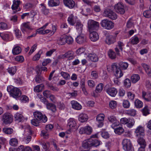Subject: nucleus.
Masks as SVG:
<instances>
[{
  "mask_svg": "<svg viewBox=\"0 0 151 151\" xmlns=\"http://www.w3.org/2000/svg\"><path fill=\"white\" fill-rule=\"evenodd\" d=\"M110 67V65H108L107 66V69L109 72H111L113 71L116 78H120L123 76V73H122L120 70H118L119 68L116 63H113L112 64L111 68Z\"/></svg>",
  "mask_w": 151,
  "mask_h": 151,
  "instance_id": "1",
  "label": "nucleus"
},
{
  "mask_svg": "<svg viewBox=\"0 0 151 151\" xmlns=\"http://www.w3.org/2000/svg\"><path fill=\"white\" fill-rule=\"evenodd\" d=\"M8 92L11 96L14 98H17L20 97L21 92L19 89L14 87L12 86H9L7 87Z\"/></svg>",
  "mask_w": 151,
  "mask_h": 151,
  "instance_id": "2",
  "label": "nucleus"
},
{
  "mask_svg": "<svg viewBox=\"0 0 151 151\" xmlns=\"http://www.w3.org/2000/svg\"><path fill=\"white\" fill-rule=\"evenodd\" d=\"M122 144L123 149L126 151H134L132 147V143L129 139H123Z\"/></svg>",
  "mask_w": 151,
  "mask_h": 151,
  "instance_id": "3",
  "label": "nucleus"
},
{
  "mask_svg": "<svg viewBox=\"0 0 151 151\" xmlns=\"http://www.w3.org/2000/svg\"><path fill=\"white\" fill-rule=\"evenodd\" d=\"M34 118L42 122L45 123L47 120V116L40 111H36L33 113Z\"/></svg>",
  "mask_w": 151,
  "mask_h": 151,
  "instance_id": "4",
  "label": "nucleus"
},
{
  "mask_svg": "<svg viewBox=\"0 0 151 151\" xmlns=\"http://www.w3.org/2000/svg\"><path fill=\"white\" fill-rule=\"evenodd\" d=\"M101 24L103 27L108 30L112 29L114 27V23L112 22L107 19H104L102 20Z\"/></svg>",
  "mask_w": 151,
  "mask_h": 151,
  "instance_id": "5",
  "label": "nucleus"
},
{
  "mask_svg": "<svg viewBox=\"0 0 151 151\" xmlns=\"http://www.w3.org/2000/svg\"><path fill=\"white\" fill-rule=\"evenodd\" d=\"M88 30L90 32H91L93 30L97 29L99 26L98 22L92 20H90L88 21Z\"/></svg>",
  "mask_w": 151,
  "mask_h": 151,
  "instance_id": "6",
  "label": "nucleus"
},
{
  "mask_svg": "<svg viewBox=\"0 0 151 151\" xmlns=\"http://www.w3.org/2000/svg\"><path fill=\"white\" fill-rule=\"evenodd\" d=\"M103 15L113 20L116 19L117 17L116 14L109 9L105 10L103 13Z\"/></svg>",
  "mask_w": 151,
  "mask_h": 151,
  "instance_id": "7",
  "label": "nucleus"
},
{
  "mask_svg": "<svg viewBox=\"0 0 151 151\" xmlns=\"http://www.w3.org/2000/svg\"><path fill=\"white\" fill-rule=\"evenodd\" d=\"M13 120V116L9 113H5L2 116V121L4 123L6 124H10Z\"/></svg>",
  "mask_w": 151,
  "mask_h": 151,
  "instance_id": "8",
  "label": "nucleus"
},
{
  "mask_svg": "<svg viewBox=\"0 0 151 151\" xmlns=\"http://www.w3.org/2000/svg\"><path fill=\"white\" fill-rule=\"evenodd\" d=\"M115 11L119 14H123L125 12V9L124 5L121 3H118L114 6Z\"/></svg>",
  "mask_w": 151,
  "mask_h": 151,
  "instance_id": "9",
  "label": "nucleus"
},
{
  "mask_svg": "<svg viewBox=\"0 0 151 151\" xmlns=\"http://www.w3.org/2000/svg\"><path fill=\"white\" fill-rule=\"evenodd\" d=\"M97 137V134H95L91 136V138L87 140L88 145L90 147L93 146L96 147L100 144V142L96 139H93L92 138H95Z\"/></svg>",
  "mask_w": 151,
  "mask_h": 151,
  "instance_id": "10",
  "label": "nucleus"
},
{
  "mask_svg": "<svg viewBox=\"0 0 151 151\" xmlns=\"http://www.w3.org/2000/svg\"><path fill=\"white\" fill-rule=\"evenodd\" d=\"M92 131V128L89 126L81 127L79 129V132L81 134L85 133L87 134H91Z\"/></svg>",
  "mask_w": 151,
  "mask_h": 151,
  "instance_id": "11",
  "label": "nucleus"
},
{
  "mask_svg": "<svg viewBox=\"0 0 151 151\" xmlns=\"http://www.w3.org/2000/svg\"><path fill=\"white\" fill-rule=\"evenodd\" d=\"M21 29L22 31L24 33L27 32L28 30H31L33 29L29 22L23 23L21 26Z\"/></svg>",
  "mask_w": 151,
  "mask_h": 151,
  "instance_id": "12",
  "label": "nucleus"
},
{
  "mask_svg": "<svg viewBox=\"0 0 151 151\" xmlns=\"http://www.w3.org/2000/svg\"><path fill=\"white\" fill-rule=\"evenodd\" d=\"M104 117L105 116L103 114H100L97 116L96 120L98 127H101L103 125Z\"/></svg>",
  "mask_w": 151,
  "mask_h": 151,
  "instance_id": "13",
  "label": "nucleus"
},
{
  "mask_svg": "<svg viewBox=\"0 0 151 151\" xmlns=\"http://www.w3.org/2000/svg\"><path fill=\"white\" fill-rule=\"evenodd\" d=\"M21 3L19 0H14L13 4L12 6V9L13 10V14L17 12L20 10V8H19V5Z\"/></svg>",
  "mask_w": 151,
  "mask_h": 151,
  "instance_id": "14",
  "label": "nucleus"
},
{
  "mask_svg": "<svg viewBox=\"0 0 151 151\" xmlns=\"http://www.w3.org/2000/svg\"><path fill=\"white\" fill-rule=\"evenodd\" d=\"M108 119L109 121L112 123L111 127L112 128H115L116 126H118L119 124L115 117L114 116H109L108 117Z\"/></svg>",
  "mask_w": 151,
  "mask_h": 151,
  "instance_id": "15",
  "label": "nucleus"
},
{
  "mask_svg": "<svg viewBox=\"0 0 151 151\" xmlns=\"http://www.w3.org/2000/svg\"><path fill=\"white\" fill-rule=\"evenodd\" d=\"M124 46V44L123 42L120 41H118L117 42V45L116 46V47L115 48V51L118 55H120L119 50L118 48L121 51L123 50V47Z\"/></svg>",
  "mask_w": 151,
  "mask_h": 151,
  "instance_id": "16",
  "label": "nucleus"
},
{
  "mask_svg": "<svg viewBox=\"0 0 151 151\" xmlns=\"http://www.w3.org/2000/svg\"><path fill=\"white\" fill-rule=\"evenodd\" d=\"M106 92L111 96L114 97L117 93V91L115 88L110 87L106 89Z\"/></svg>",
  "mask_w": 151,
  "mask_h": 151,
  "instance_id": "17",
  "label": "nucleus"
},
{
  "mask_svg": "<svg viewBox=\"0 0 151 151\" xmlns=\"http://www.w3.org/2000/svg\"><path fill=\"white\" fill-rule=\"evenodd\" d=\"M142 98L147 101H151V93H148L143 91L142 92Z\"/></svg>",
  "mask_w": 151,
  "mask_h": 151,
  "instance_id": "18",
  "label": "nucleus"
},
{
  "mask_svg": "<svg viewBox=\"0 0 151 151\" xmlns=\"http://www.w3.org/2000/svg\"><path fill=\"white\" fill-rule=\"evenodd\" d=\"M89 38L91 40L95 42L99 39V36L97 33L95 31L90 32Z\"/></svg>",
  "mask_w": 151,
  "mask_h": 151,
  "instance_id": "19",
  "label": "nucleus"
},
{
  "mask_svg": "<svg viewBox=\"0 0 151 151\" xmlns=\"http://www.w3.org/2000/svg\"><path fill=\"white\" fill-rule=\"evenodd\" d=\"M64 4L65 6L70 9L73 8L75 3L73 0H63Z\"/></svg>",
  "mask_w": 151,
  "mask_h": 151,
  "instance_id": "20",
  "label": "nucleus"
},
{
  "mask_svg": "<svg viewBox=\"0 0 151 151\" xmlns=\"http://www.w3.org/2000/svg\"><path fill=\"white\" fill-rule=\"evenodd\" d=\"M72 108L76 110H80L82 109L81 105L77 101H71Z\"/></svg>",
  "mask_w": 151,
  "mask_h": 151,
  "instance_id": "21",
  "label": "nucleus"
},
{
  "mask_svg": "<svg viewBox=\"0 0 151 151\" xmlns=\"http://www.w3.org/2000/svg\"><path fill=\"white\" fill-rule=\"evenodd\" d=\"M116 40L115 37L110 35L107 36L105 40V42L108 45H110L116 42Z\"/></svg>",
  "mask_w": 151,
  "mask_h": 151,
  "instance_id": "22",
  "label": "nucleus"
},
{
  "mask_svg": "<svg viewBox=\"0 0 151 151\" xmlns=\"http://www.w3.org/2000/svg\"><path fill=\"white\" fill-rule=\"evenodd\" d=\"M118 67L119 69L118 70H120V71L123 73L122 70H126L127 69L129 66V64L126 62H120L118 64Z\"/></svg>",
  "mask_w": 151,
  "mask_h": 151,
  "instance_id": "23",
  "label": "nucleus"
},
{
  "mask_svg": "<svg viewBox=\"0 0 151 151\" xmlns=\"http://www.w3.org/2000/svg\"><path fill=\"white\" fill-rule=\"evenodd\" d=\"M135 133L137 136H143L144 135V130L143 127L141 126L138 127L135 129Z\"/></svg>",
  "mask_w": 151,
  "mask_h": 151,
  "instance_id": "24",
  "label": "nucleus"
},
{
  "mask_svg": "<svg viewBox=\"0 0 151 151\" xmlns=\"http://www.w3.org/2000/svg\"><path fill=\"white\" fill-rule=\"evenodd\" d=\"M76 41L78 43L81 44L86 42V37L85 36L81 35L77 37Z\"/></svg>",
  "mask_w": 151,
  "mask_h": 151,
  "instance_id": "25",
  "label": "nucleus"
},
{
  "mask_svg": "<svg viewBox=\"0 0 151 151\" xmlns=\"http://www.w3.org/2000/svg\"><path fill=\"white\" fill-rule=\"evenodd\" d=\"M65 54L66 58H67L68 60H73L75 57L74 52L72 51H68L65 53Z\"/></svg>",
  "mask_w": 151,
  "mask_h": 151,
  "instance_id": "26",
  "label": "nucleus"
},
{
  "mask_svg": "<svg viewBox=\"0 0 151 151\" xmlns=\"http://www.w3.org/2000/svg\"><path fill=\"white\" fill-rule=\"evenodd\" d=\"M87 57L91 61L93 62H96L98 60V58L97 56L95 53H89L87 56Z\"/></svg>",
  "mask_w": 151,
  "mask_h": 151,
  "instance_id": "27",
  "label": "nucleus"
},
{
  "mask_svg": "<svg viewBox=\"0 0 151 151\" xmlns=\"http://www.w3.org/2000/svg\"><path fill=\"white\" fill-rule=\"evenodd\" d=\"M88 119V117L85 114H80L78 117V120L81 122H84L87 121Z\"/></svg>",
  "mask_w": 151,
  "mask_h": 151,
  "instance_id": "28",
  "label": "nucleus"
},
{
  "mask_svg": "<svg viewBox=\"0 0 151 151\" xmlns=\"http://www.w3.org/2000/svg\"><path fill=\"white\" fill-rule=\"evenodd\" d=\"M76 123L75 120L73 118H70L68 121V126L70 129L74 128L76 126Z\"/></svg>",
  "mask_w": 151,
  "mask_h": 151,
  "instance_id": "29",
  "label": "nucleus"
},
{
  "mask_svg": "<svg viewBox=\"0 0 151 151\" xmlns=\"http://www.w3.org/2000/svg\"><path fill=\"white\" fill-rule=\"evenodd\" d=\"M46 106L48 109L51 110L53 112H55L56 111V106L54 104L48 103Z\"/></svg>",
  "mask_w": 151,
  "mask_h": 151,
  "instance_id": "30",
  "label": "nucleus"
},
{
  "mask_svg": "<svg viewBox=\"0 0 151 151\" xmlns=\"http://www.w3.org/2000/svg\"><path fill=\"white\" fill-rule=\"evenodd\" d=\"M116 126L115 128H113L114 129V132L117 134L120 135L124 132V129L122 127Z\"/></svg>",
  "mask_w": 151,
  "mask_h": 151,
  "instance_id": "31",
  "label": "nucleus"
},
{
  "mask_svg": "<svg viewBox=\"0 0 151 151\" xmlns=\"http://www.w3.org/2000/svg\"><path fill=\"white\" fill-rule=\"evenodd\" d=\"M66 35H63L61 36L59 40H58V43L60 45H63L66 43Z\"/></svg>",
  "mask_w": 151,
  "mask_h": 151,
  "instance_id": "32",
  "label": "nucleus"
},
{
  "mask_svg": "<svg viewBox=\"0 0 151 151\" xmlns=\"http://www.w3.org/2000/svg\"><path fill=\"white\" fill-rule=\"evenodd\" d=\"M59 4V0H50L48 2L49 5L52 7L58 6Z\"/></svg>",
  "mask_w": 151,
  "mask_h": 151,
  "instance_id": "33",
  "label": "nucleus"
},
{
  "mask_svg": "<svg viewBox=\"0 0 151 151\" xmlns=\"http://www.w3.org/2000/svg\"><path fill=\"white\" fill-rule=\"evenodd\" d=\"M68 23L71 25H73L76 22V20L73 14L70 15L68 19Z\"/></svg>",
  "mask_w": 151,
  "mask_h": 151,
  "instance_id": "34",
  "label": "nucleus"
},
{
  "mask_svg": "<svg viewBox=\"0 0 151 151\" xmlns=\"http://www.w3.org/2000/svg\"><path fill=\"white\" fill-rule=\"evenodd\" d=\"M14 118L16 120L19 122H21L23 119V116L21 114L18 112L15 114Z\"/></svg>",
  "mask_w": 151,
  "mask_h": 151,
  "instance_id": "35",
  "label": "nucleus"
},
{
  "mask_svg": "<svg viewBox=\"0 0 151 151\" xmlns=\"http://www.w3.org/2000/svg\"><path fill=\"white\" fill-rule=\"evenodd\" d=\"M128 121L127 124V126L129 128H132L134 125L135 121L133 118H128Z\"/></svg>",
  "mask_w": 151,
  "mask_h": 151,
  "instance_id": "36",
  "label": "nucleus"
},
{
  "mask_svg": "<svg viewBox=\"0 0 151 151\" xmlns=\"http://www.w3.org/2000/svg\"><path fill=\"white\" fill-rule=\"evenodd\" d=\"M21 52V49L19 46L15 47L12 50V53L14 55L19 54Z\"/></svg>",
  "mask_w": 151,
  "mask_h": 151,
  "instance_id": "37",
  "label": "nucleus"
},
{
  "mask_svg": "<svg viewBox=\"0 0 151 151\" xmlns=\"http://www.w3.org/2000/svg\"><path fill=\"white\" fill-rule=\"evenodd\" d=\"M138 143L141 145V147H145L146 143L145 140L142 137H139L137 140Z\"/></svg>",
  "mask_w": 151,
  "mask_h": 151,
  "instance_id": "38",
  "label": "nucleus"
},
{
  "mask_svg": "<svg viewBox=\"0 0 151 151\" xmlns=\"http://www.w3.org/2000/svg\"><path fill=\"white\" fill-rule=\"evenodd\" d=\"M140 77L138 74H134L131 77V79L132 83H135L139 79Z\"/></svg>",
  "mask_w": 151,
  "mask_h": 151,
  "instance_id": "39",
  "label": "nucleus"
},
{
  "mask_svg": "<svg viewBox=\"0 0 151 151\" xmlns=\"http://www.w3.org/2000/svg\"><path fill=\"white\" fill-rule=\"evenodd\" d=\"M9 143L11 145L16 147L18 145V141L17 139L15 138H12L10 139L9 142Z\"/></svg>",
  "mask_w": 151,
  "mask_h": 151,
  "instance_id": "40",
  "label": "nucleus"
},
{
  "mask_svg": "<svg viewBox=\"0 0 151 151\" xmlns=\"http://www.w3.org/2000/svg\"><path fill=\"white\" fill-rule=\"evenodd\" d=\"M134 103L135 107L138 108H142L143 105L142 102L138 99L135 100Z\"/></svg>",
  "mask_w": 151,
  "mask_h": 151,
  "instance_id": "41",
  "label": "nucleus"
},
{
  "mask_svg": "<svg viewBox=\"0 0 151 151\" xmlns=\"http://www.w3.org/2000/svg\"><path fill=\"white\" fill-rule=\"evenodd\" d=\"M44 87V85L42 84L38 85L34 87V91L36 92H39L42 91Z\"/></svg>",
  "mask_w": 151,
  "mask_h": 151,
  "instance_id": "42",
  "label": "nucleus"
},
{
  "mask_svg": "<svg viewBox=\"0 0 151 151\" xmlns=\"http://www.w3.org/2000/svg\"><path fill=\"white\" fill-rule=\"evenodd\" d=\"M40 75L37 74L35 77V81L37 83H40L44 81V78Z\"/></svg>",
  "mask_w": 151,
  "mask_h": 151,
  "instance_id": "43",
  "label": "nucleus"
},
{
  "mask_svg": "<svg viewBox=\"0 0 151 151\" xmlns=\"http://www.w3.org/2000/svg\"><path fill=\"white\" fill-rule=\"evenodd\" d=\"M109 57L111 59H114L116 57V55L114 51L112 50H109L108 52Z\"/></svg>",
  "mask_w": 151,
  "mask_h": 151,
  "instance_id": "44",
  "label": "nucleus"
},
{
  "mask_svg": "<svg viewBox=\"0 0 151 151\" xmlns=\"http://www.w3.org/2000/svg\"><path fill=\"white\" fill-rule=\"evenodd\" d=\"M8 72L12 75H13L16 73L17 69L16 67L9 68L7 69Z\"/></svg>",
  "mask_w": 151,
  "mask_h": 151,
  "instance_id": "45",
  "label": "nucleus"
},
{
  "mask_svg": "<svg viewBox=\"0 0 151 151\" xmlns=\"http://www.w3.org/2000/svg\"><path fill=\"white\" fill-rule=\"evenodd\" d=\"M60 74L61 76L66 80H68L70 78V75L67 72L61 71Z\"/></svg>",
  "mask_w": 151,
  "mask_h": 151,
  "instance_id": "46",
  "label": "nucleus"
},
{
  "mask_svg": "<svg viewBox=\"0 0 151 151\" xmlns=\"http://www.w3.org/2000/svg\"><path fill=\"white\" fill-rule=\"evenodd\" d=\"M103 87L104 85L102 83H99L96 87L95 90L96 92V93H100L102 90Z\"/></svg>",
  "mask_w": 151,
  "mask_h": 151,
  "instance_id": "47",
  "label": "nucleus"
},
{
  "mask_svg": "<svg viewBox=\"0 0 151 151\" xmlns=\"http://www.w3.org/2000/svg\"><path fill=\"white\" fill-rule=\"evenodd\" d=\"M4 133L7 134H11L13 132V129L9 128H4L3 129Z\"/></svg>",
  "mask_w": 151,
  "mask_h": 151,
  "instance_id": "48",
  "label": "nucleus"
},
{
  "mask_svg": "<svg viewBox=\"0 0 151 151\" xmlns=\"http://www.w3.org/2000/svg\"><path fill=\"white\" fill-rule=\"evenodd\" d=\"M130 103L128 100H123L122 106L125 109L129 108L130 106Z\"/></svg>",
  "mask_w": 151,
  "mask_h": 151,
  "instance_id": "49",
  "label": "nucleus"
},
{
  "mask_svg": "<svg viewBox=\"0 0 151 151\" xmlns=\"http://www.w3.org/2000/svg\"><path fill=\"white\" fill-rule=\"evenodd\" d=\"M83 25L80 23H78L76 25V29L79 33L82 32Z\"/></svg>",
  "mask_w": 151,
  "mask_h": 151,
  "instance_id": "50",
  "label": "nucleus"
},
{
  "mask_svg": "<svg viewBox=\"0 0 151 151\" xmlns=\"http://www.w3.org/2000/svg\"><path fill=\"white\" fill-rule=\"evenodd\" d=\"M139 42V38L137 36L132 37L131 40V42L133 45L137 44Z\"/></svg>",
  "mask_w": 151,
  "mask_h": 151,
  "instance_id": "51",
  "label": "nucleus"
},
{
  "mask_svg": "<svg viewBox=\"0 0 151 151\" xmlns=\"http://www.w3.org/2000/svg\"><path fill=\"white\" fill-rule=\"evenodd\" d=\"M126 113L128 115L134 116L136 114V111L134 109H129L127 111Z\"/></svg>",
  "mask_w": 151,
  "mask_h": 151,
  "instance_id": "52",
  "label": "nucleus"
},
{
  "mask_svg": "<svg viewBox=\"0 0 151 151\" xmlns=\"http://www.w3.org/2000/svg\"><path fill=\"white\" fill-rule=\"evenodd\" d=\"M124 85L127 88L130 87L131 86L130 80L128 78H126L124 81Z\"/></svg>",
  "mask_w": 151,
  "mask_h": 151,
  "instance_id": "53",
  "label": "nucleus"
},
{
  "mask_svg": "<svg viewBox=\"0 0 151 151\" xmlns=\"http://www.w3.org/2000/svg\"><path fill=\"white\" fill-rule=\"evenodd\" d=\"M143 16L147 18H149L151 17V11L149 9L144 11L143 13Z\"/></svg>",
  "mask_w": 151,
  "mask_h": 151,
  "instance_id": "54",
  "label": "nucleus"
},
{
  "mask_svg": "<svg viewBox=\"0 0 151 151\" xmlns=\"http://www.w3.org/2000/svg\"><path fill=\"white\" fill-rule=\"evenodd\" d=\"M42 51L41 50H40L38 53L36 54L33 57V60L34 61H36L38 60L40 58L41 54L42 53Z\"/></svg>",
  "mask_w": 151,
  "mask_h": 151,
  "instance_id": "55",
  "label": "nucleus"
},
{
  "mask_svg": "<svg viewBox=\"0 0 151 151\" xmlns=\"http://www.w3.org/2000/svg\"><path fill=\"white\" fill-rule=\"evenodd\" d=\"M31 138L30 136H26L23 138L22 141L25 143L28 144L31 141Z\"/></svg>",
  "mask_w": 151,
  "mask_h": 151,
  "instance_id": "56",
  "label": "nucleus"
},
{
  "mask_svg": "<svg viewBox=\"0 0 151 151\" xmlns=\"http://www.w3.org/2000/svg\"><path fill=\"white\" fill-rule=\"evenodd\" d=\"M41 122L40 121L36 119L35 118L32 119L31 121V124L35 126H37L39 125V123Z\"/></svg>",
  "mask_w": 151,
  "mask_h": 151,
  "instance_id": "57",
  "label": "nucleus"
},
{
  "mask_svg": "<svg viewBox=\"0 0 151 151\" xmlns=\"http://www.w3.org/2000/svg\"><path fill=\"white\" fill-rule=\"evenodd\" d=\"M117 105L116 102L114 101H112L109 103V107L112 109H114L116 108V107Z\"/></svg>",
  "mask_w": 151,
  "mask_h": 151,
  "instance_id": "58",
  "label": "nucleus"
},
{
  "mask_svg": "<svg viewBox=\"0 0 151 151\" xmlns=\"http://www.w3.org/2000/svg\"><path fill=\"white\" fill-rule=\"evenodd\" d=\"M66 43L69 44H72L73 41V39L71 37L68 36L67 35L66 37Z\"/></svg>",
  "mask_w": 151,
  "mask_h": 151,
  "instance_id": "59",
  "label": "nucleus"
},
{
  "mask_svg": "<svg viewBox=\"0 0 151 151\" xmlns=\"http://www.w3.org/2000/svg\"><path fill=\"white\" fill-rule=\"evenodd\" d=\"M127 96L128 98L131 100H133L135 97V94L131 92H129L127 93Z\"/></svg>",
  "mask_w": 151,
  "mask_h": 151,
  "instance_id": "60",
  "label": "nucleus"
},
{
  "mask_svg": "<svg viewBox=\"0 0 151 151\" xmlns=\"http://www.w3.org/2000/svg\"><path fill=\"white\" fill-rule=\"evenodd\" d=\"M20 100L22 102L25 103L28 100V97L25 95H22L19 97Z\"/></svg>",
  "mask_w": 151,
  "mask_h": 151,
  "instance_id": "61",
  "label": "nucleus"
},
{
  "mask_svg": "<svg viewBox=\"0 0 151 151\" xmlns=\"http://www.w3.org/2000/svg\"><path fill=\"white\" fill-rule=\"evenodd\" d=\"M51 60L50 59H44L42 63V65L43 66H46L48 64L50 63Z\"/></svg>",
  "mask_w": 151,
  "mask_h": 151,
  "instance_id": "62",
  "label": "nucleus"
},
{
  "mask_svg": "<svg viewBox=\"0 0 151 151\" xmlns=\"http://www.w3.org/2000/svg\"><path fill=\"white\" fill-rule=\"evenodd\" d=\"M82 147L85 149L90 147L88 145V142L87 140L84 141L83 142L82 144Z\"/></svg>",
  "mask_w": 151,
  "mask_h": 151,
  "instance_id": "63",
  "label": "nucleus"
},
{
  "mask_svg": "<svg viewBox=\"0 0 151 151\" xmlns=\"http://www.w3.org/2000/svg\"><path fill=\"white\" fill-rule=\"evenodd\" d=\"M14 31L16 37L18 38H20L22 35L19 29H16L14 30Z\"/></svg>",
  "mask_w": 151,
  "mask_h": 151,
  "instance_id": "64",
  "label": "nucleus"
}]
</instances>
